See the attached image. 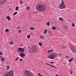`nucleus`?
Segmentation results:
<instances>
[{"mask_svg":"<svg viewBox=\"0 0 76 76\" xmlns=\"http://www.w3.org/2000/svg\"><path fill=\"white\" fill-rule=\"evenodd\" d=\"M30 29H31V30H34V29H35V28L33 27H30Z\"/></svg>","mask_w":76,"mask_h":76,"instance_id":"4468645a","label":"nucleus"},{"mask_svg":"<svg viewBox=\"0 0 76 76\" xmlns=\"http://www.w3.org/2000/svg\"><path fill=\"white\" fill-rule=\"evenodd\" d=\"M69 72H70V74H71V75H72V71H71L70 70Z\"/></svg>","mask_w":76,"mask_h":76,"instance_id":"58836bf2","label":"nucleus"},{"mask_svg":"<svg viewBox=\"0 0 76 76\" xmlns=\"http://www.w3.org/2000/svg\"><path fill=\"white\" fill-rule=\"evenodd\" d=\"M17 13H18L17 12H14L13 14V15L15 16V15H16V14H17Z\"/></svg>","mask_w":76,"mask_h":76,"instance_id":"aec40b11","label":"nucleus"},{"mask_svg":"<svg viewBox=\"0 0 76 76\" xmlns=\"http://www.w3.org/2000/svg\"><path fill=\"white\" fill-rule=\"evenodd\" d=\"M60 20H63V18H59Z\"/></svg>","mask_w":76,"mask_h":76,"instance_id":"473e14b6","label":"nucleus"},{"mask_svg":"<svg viewBox=\"0 0 76 76\" xmlns=\"http://www.w3.org/2000/svg\"><path fill=\"white\" fill-rule=\"evenodd\" d=\"M63 28L65 29H68V27H67V26L65 25H64Z\"/></svg>","mask_w":76,"mask_h":76,"instance_id":"9b49d317","label":"nucleus"},{"mask_svg":"<svg viewBox=\"0 0 76 76\" xmlns=\"http://www.w3.org/2000/svg\"><path fill=\"white\" fill-rule=\"evenodd\" d=\"M39 45L40 46H42V43H39Z\"/></svg>","mask_w":76,"mask_h":76,"instance_id":"a878e982","label":"nucleus"},{"mask_svg":"<svg viewBox=\"0 0 76 76\" xmlns=\"http://www.w3.org/2000/svg\"><path fill=\"white\" fill-rule=\"evenodd\" d=\"M40 38H42V39L43 38H45L44 37V36H40Z\"/></svg>","mask_w":76,"mask_h":76,"instance_id":"cd10ccee","label":"nucleus"},{"mask_svg":"<svg viewBox=\"0 0 76 76\" xmlns=\"http://www.w3.org/2000/svg\"><path fill=\"white\" fill-rule=\"evenodd\" d=\"M38 75L39 76H43L42 75H41V74H40L39 73H38Z\"/></svg>","mask_w":76,"mask_h":76,"instance_id":"393cba45","label":"nucleus"},{"mask_svg":"<svg viewBox=\"0 0 76 76\" xmlns=\"http://www.w3.org/2000/svg\"><path fill=\"white\" fill-rule=\"evenodd\" d=\"M4 2H5V1H1L0 0V4H3V3H4Z\"/></svg>","mask_w":76,"mask_h":76,"instance_id":"2eb2a0df","label":"nucleus"},{"mask_svg":"<svg viewBox=\"0 0 76 76\" xmlns=\"http://www.w3.org/2000/svg\"><path fill=\"white\" fill-rule=\"evenodd\" d=\"M0 55H1V56L2 55V52L0 53Z\"/></svg>","mask_w":76,"mask_h":76,"instance_id":"79ce46f5","label":"nucleus"},{"mask_svg":"<svg viewBox=\"0 0 76 76\" xmlns=\"http://www.w3.org/2000/svg\"><path fill=\"white\" fill-rule=\"evenodd\" d=\"M18 50L19 51H20V52L22 53L23 52H24V51H25V49L21 48H19Z\"/></svg>","mask_w":76,"mask_h":76,"instance_id":"423d86ee","label":"nucleus"},{"mask_svg":"<svg viewBox=\"0 0 76 76\" xmlns=\"http://www.w3.org/2000/svg\"><path fill=\"white\" fill-rule=\"evenodd\" d=\"M7 68H8V69H7H7H9V66H8L7 67Z\"/></svg>","mask_w":76,"mask_h":76,"instance_id":"c9c22d12","label":"nucleus"},{"mask_svg":"<svg viewBox=\"0 0 76 76\" xmlns=\"http://www.w3.org/2000/svg\"><path fill=\"white\" fill-rule=\"evenodd\" d=\"M30 48V47H28V49L29 48Z\"/></svg>","mask_w":76,"mask_h":76,"instance_id":"09e8293b","label":"nucleus"},{"mask_svg":"<svg viewBox=\"0 0 76 76\" xmlns=\"http://www.w3.org/2000/svg\"><path fill=\"white\" fill-rule=\"evenodd\" d=\"M29 9H30V7H27L26 9H27V10H29Z\"/></svg>","mask_w":76,"mask_h":76,"instance_id":"2f4dec72","label":"nucleus"},{"mask_svg":"<svg viewBox=\"0 0 76 76\" xmlns=\"http://www.w3.org/2000/svg\"><path fill=\"white\" fill-rule=\"evenodd\" d=\"M30 37H31V35H28L27 36V38L28 39L30 38Z\"/></svg>","mask_w":76,"mask_h":76,"instance_id":"5701e85b","label":"nucleus"},{"mask_svg":"<svg viewBox=\"0 0 76 76\" xmlns=\"http://www.w3.org/2000/svg\"><path fill=\"white\" fill-rule=\"evenodd\" d=\"M5 76H14L13 70H10L9 72L5 73Z\"/></svg>","mask_w":76,"mask_h":76,"instance_id":"20e7f679","label":"nucleus"},{"mask_svg":"<svg viewBox=\"0 0 76 76\" xmlns=\"http://www.w3.org/2000/svg\"><path fill=\"white\" fill-rule=\"evenodd\" d=\"M70 48L72 51V52H73V53H75V54H76V48L74 47H71Z\"/></svg>","mask_w":76,"mask_h":76,"instance_id":"0eeeda50","label":"nucleus"},{"mask_svg":"<svg viewBox=\"0 0 76 76\" xmlns=\"http://www.w3.org/2000/svg\"><path fill=\"white\" fill-rule=\"evenodd\" d=\"M75 75H76V74H75Z\"/></svg>","mask_w":76,"mask_h":76,"instance_id":"864d4df0","label":"nucleus"},{"mask_svg":"<svg viewBox=\"0 0 76 76\" xmlns=\"http://www.w3.org/2000/svg\"><path fill=\"white\" fill-rule=\"evenodd\" d=\"M20 56L22 57H24L25 56V54L24 53H20Z\"/></svg>","mask_w":76,"mask_h":76,"instance_id":"1a4fd4ad","label":"nucleus"},{"mask_svg":"<svg viewBox=\"0 0 76 76\" xmlns=\"http://www.w3.org/2000/svg\"><path fill=\"white\" fill-rule=\"evenodd\" d=\"M18 32L19 33H20V32H22V30H20L18 31Z\"/></svg>","mask_w":76,"mask_h":76,"instance_id":"c85d7f7f","label":"nucleus"},{"mask_svg":"<svg viewBox=\"0 0 76 76\" xmlns=\"http://www.w3.org/2000/svg\"><path fill=\"white\" fill-rule=\"evenodd\" d=\"M6 32H9V29H6L5 30Z\"/></svg>","mask_w":76,"mask_h":76,"instance_id":"b1692460","label":"nucleus"},{"mask_svg":"<svg viewBox=\"0 0 76 76\" xmlns=\"http://www.w3.org/2000/svg\"><path fill=\"white\" fill-rule=\"evenodd\" d=\"M73 60V58H72L69 60V62H72V61Z\"/></svg>","mask_w":76,"mask_h":76,"instance_id":"f3484780","label":"nucleus"},{"mask_svg":"<svg viewBox=\"0 0 76 76\" xmlns=\"http://www.w3.org/2000/svg\"><path fill=\"white\" fill-rule=\"evenodd\" d=\"M32 50L33 51V52H34V51H35L37 50V48H36V46L33 45L32 47Z\"/></svg>","mask_w":76,"mask_h":76,"instance_id":"6e6552de","label":"nucleus"},{"mask_svg":"<svg viewBox=\"0 0 76 76\" xmlns=\"http://www.w3.org/2000/svg\"><path fill=\"white\" fill-rule=\"evenodd\" d=\"M58 54L59 56H61V53H59Z\"/></svg>","mask_w":76,"mask_h":76,"instance_id":"37998d69","label":"nucleus"},{"mask_svg":"<svg viewBox=\"0 0 76 76\" xmlns=\"http://www.w3.org/2000/svg\"><path fill=\"white\" fill-rule=\"evenodd\" d=\"M47 25H48V26H49L50 25V22H48L46 23Z\"/></svg>","mask_w":76,"mask_h":76,"instance_id":"412c9836","label":"nucleus"},{"mask_svg":"<svg viewBox=\"0 0 76 76\" xmlns=\"http://www.w3.org/2000/svg\"><path fill=\"white\" fill-rule=\"evenodd\" d=\"M47 8L44 4L37 5L36 7L37 9L39 11H45Z\"/></svg>","mask_w":76,"mask_h":76,"instance_id":"f257e3e1","label":"nucleus"},{"mask_svg":"<svg viewBox=\"0 0 76 76\" xmlns=\"http://www.w3.org/2000/svg\"><path fill=\"white\" fill-rule=\"evenodd\" d=\"M18 58H19V57H17V58L15 60V61H17V60H18Z\"/></svg>","mask_w":76,"mask_h":76,"instance_id":"7c9ffc66","label":"nucleus"},{"mask_svg":"<svg viewBox=\"0 0 76 76\" xmlns=\"http://www.w3.org/2000/svg\"><path fill=\"white\" fill-rule=\"evenodd\" d=\"M50 66H51L52 67H55V68H57V67H56V66H54L51 65H50Z\"/></svg>","mask_w":76,"mask_h":76,"instance_id":"c756f323","label":"nucleus"},{"mask_svg":"<svg viewBox=\"0 0 76 76\" xmlns=\"http://www.w3.org/2000/svg\"><path fill=\"white\" fill-rule=\"evenodd\" d=\"M57 57V53H53L50 56L48 57V58H50V59H54V58Z\"/></svg>","mask_w":76,"mask_h":76,"instance_id":"7ed1b4c3","label":"nucleus"},{"mask_svg":"<svg viewBox=\"0 0 76 76\" xmlns=\"http://www.w3.org/2000/svg\"><path fill=\"white\" fill-rule=\"evenodd\" d=\"M68 57H69V56H66V58H68Z\"/></svg>","mask_w":76,"mask_h":76,"instance_id":"49530a36","label":"nucleus"},{"mask_svg":"<svg viewBox=\"0 0 76 76\" xmlns=\"http://www.w3.org/2000/svg\"><path fill=\"white\" fill-rule=\"evenodd\" d=\"M52 28L53 30H56V27H52Z\"/></svg>","mask_w":76,"mask_h":76,"instance_id":"4be33fe9","label":"nucleus"},{"mask_svg":"<svg viewBox=\"0 0 76 76\" xmlns=\"http://www.w3.org/2000/svg\"><path fill=\"white\" fill-rule=\"evenodd\" d=\"M65 5L64 4V1L62 0V1L61 2V4H60L59 6V7L61 9H64L65 8Z\"/></svg>","mask_w":76,"mask_h":76,"instance_id":"39448f33","label":"nucleus"},{"mask_svg":"<svg viewBox=\"0 0 76 76\" xmlns=\"http://www.w3.org/2000/svg\"><path fill=\"white\" fill-rule=\"evenodd\" d=\"M10 44H11V45H12V44H13V42H11L10 43Z\"/></svg>","mask_w":76,"mask_h":76,"instance_id":"f704fd0d","label":"nucleus"},{"mask_svg":"<svg viewBox=\"0 0 76 76\" xmlns=\"http://www.w3.org/2000/svg\"><path fill=\"white\" fill-rule=\"evenodd\" d=\"M1 61H4V58H1Z\"/></svg>","mask_w":76,"mask_h":76,"instance_id":"a211bd4d","label":"nucleus"},{"mask_svg":"<svg viewBox=\"0 0 76 76\" xmlns=\"http://www.w3.org/2000/svg\"><path fill=\"white\" fill-rule=\"evenodd\" d=\"M64 64H65V63H64Z\"/></svg>","mask_w":76,"mask_h":76,"instance_id":"8fccbe9b","label":"nucleus"},{"mask_svg":"<svg viewBox=\"0 0 76 76\" xmlns=\"http://www.w3.org/2000/svg\"><path fill=\"white\" fill-rule=\"evenodd\" d=\"M46 64L47 65H48L49 66H51V65L49 64H48V63H46Z\"/></svg>","mask_w":76,"mask_h":76,"instance_id":"ea45409f","label":"nucleus"},{"mask_svg":"<svg viewBox=\"0 0 76 76\" xmlns=\"http://www.w3.org/2000/svg\"><path fill=\"white\" fill-rule=\"evenodd\" d=\"M53 50H48V53H51V52H53Z\"/></svg>","mask_w":76,"mask_h":76,"instance_id":"ddd939ff","label":"nucleus"},{"mask_svg":"<svg viewBox=\"0 0 76 76\" xmlns=\"http://www.w3.org/2000/svg\"><path fill=\"white\" fill-rule=\"evenodd\" d=\"M68 12H70V10H67Z\"/></svg>","mask_w":76,"mask_h":76,"instance_id":"de8ad7c7","label":"nucleus"},{"mask_svg":"<svg viewBox=\"0 0 76 76\" xmlns=\"http://www.w3.org/2000/svg\"><path fill=\"white\" fill-rule=\"evenodd\" d=\"M35 13H36H36H37V12H35Z\"/></svg>","mask_w":76,"mask_h":76,"instance_id":"3c124183","label":"nucleus"},{"mask_svg":"<svg viewBox=\"0 0 76 76\" xmlns=\"http://www.w3.org/2000/svg\"><path fill=\"white\" fill-rule=\"evenodd\" d=\"M23 59H20V61H22Z\"/></svg>","mask_w":76,"mask_h":76,"instance_id":"4c0bfd02","label":"nucleus"},{"mask_svg":"<svg viewBox=\"0 0 76 76\" xmlns=\"http://www.w3.org/2000/svg\"><path fill=\"white\" fill-rule=\"evenodd\" d=\"M20 4H22V2L21 1H20Z\"/></svg>","mask_w":76,"mask_h":76,"instance_id":"a19ab883","label":"nucleus"},{"mask_svg":"<svg viewBox=\"0 0 76 76\" xmlns=\"http://www.w3.org/2000/svg\"><path fill=\"white\" fill-rule=\"evenodd\" d=\"M62 48H63V49H65V48H65L64 46H63L62 47Z\"/></svg>","mask_w":76,"mask_h":76,"instance_id":"72a5a7b5","label":"nucleus"},{"mask_svg":"<svg viewBox=\"0 0 76 76\" xmlns=\"http://www.w3.org/2000/svg\"><path fill=\"white\" fill-rule=\"evenodd\" d=\"M6 18L8 20H10V19H11V18H10V17L9 16H7L6 17Z\"/></svg>","mask_w":76,"mask_h":76,"instance_id":"9d476101","label":"nucleus"},{"mask_svg":"<svg viewBox=\"0 0 76 76\" xmlns=\"http://www.w3.org/2000/svg\"><path fill=\"white\" fill-rule=\"evenodd\" d=\"M51 63H54V62L53 61H51L50 62Z\"/></svg>","mask_w":76,"mask_h":76,"instance_id":"a18cd8bd","label":"nucleus"},{"mask_svg":"<svg viewBox=\"0 0 76 76\" xmlns=\"http://www.w3.org/2000/svg\"><path fill=\"white\" fill-rule=\"evenodd\" d=\"M49 35H51V32H49Z\"/></svg>","mask_w":76,"mask_h":76,"instance_id":"e433bc0d","label":"nucleus"},{"mask_svg":"<svg viewBox=\"0 0 76 76\" xmlns=\"http://www.w3.org/2000/svg\"><path fill=\"white\" fill-rule=\"evenodd\" d=\"M22 46V45H20V47H21Z\"/></svg>","mask_w":76,"mask_h":76,"instance_id":"603ef678","label":"nucleus"},{"mask_svg":"<svg viewBox=\"0 0 76 76\" xmlns=\"http://www.w3.org/2000/svg\"><path fill=\"white\" fill-rule=\"evenodd\" d=\"M24 75L25 76H34L33 73H30L29 71L27 70L25 71Z\"/></svg>","mask_w":76,"mask_h":76,"instance_id":"f03ea898","label":"nucleus"},{"mask_svg":"<svg viewBox=\"0 0 76 76\" xmlns=\"http://www.w3.org/2000/svg\"><path fill=\"white\" fill-rule=\"evenodd\" d=\"M19 28H20V27H18V28H17L16 29H19Z\"/></svg>","mask_w":76,"mask_h":76,"instance_id":"c03bdc74","label":"nucleus"},{"mask_svg":"<svg viewBox=\"0 0 76 76\" xmlns=\"http://www.w3.org/2000/svg\"><path fill=\"white\" fill-rule=\"evenodd\" d=\"M48 31V30L47 29L45 30L43 32L44 34H46L47 32Z\"/></svg>","mask_w":76,"mask_h":76,"instance_id":"f8f14e48","label":"nucleus"},{"mask_svg":"<svg viewBox=\"0 0 76 76\" xmlns=\"http://www.w3.org/2000/svg\"><path fill=\"white\" fill-rule=\"evenodd\" d=\"M72 26L73 27H75V23H72Z\"/></svg>","mask_w":76,"mask_h":76,"instance_id":"bb28decb","label":"nucleus"},{"mask_svg":"<svg viewBox=\"0 0 76 76\" xmlns=\"http://www.w3.org/2000/svg\"><path fill=\"white\" fill-rule=\"evenodd\" d=\"M28 51L30 53V52H33V51L32 50V49H29L28 50Z\"/></svg>","mask_w":76,"mask_h":76,"instance_id":"dca6fc26","label":"nucleus"},{"mask_svg":"<svg viewBox=\"0 0 76 76\" xmlns=\"http://www.w3.org/2000/svg\"><path fill=\"white\" fill-rule=\"evenodd\" d=\"M15 10H19V7H16Z\"/></svg>","mask_w":76,"mask_h":76,"instance_id":"6ab92c4d","label":"nucleus"}]
</instances>
